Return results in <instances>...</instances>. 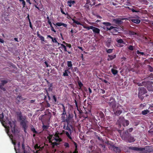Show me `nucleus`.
I'll use <instances>...</instances> for the list:
<instances>
[{"label": "nucleus", "instance_id": "1", "mask_svg": "<svg viewBox=\"0 0 153 153\" xmlns=\"http://www.w3.org/2000/svg\"><path fill=\"white\" fill-rule=\"evenodd\" d=\"M8 123L10 126V127H7L6 128L7 129V132L8 135L9 136L11 140H12L13 137V135L12 134L10 133L9 130H11L12 133L13 134H15L18 133V130L17 128H16V125L15 122L14 121H8Z\"/></svg>", "mask_w": 153, "mask_h": 153}, {"label": "nucleus", "instance_id": "2", "mask_svg": "<svg viewBox=\"0 0 153 153\" xmlns=\"http://www.w3.org/2000/svg\"><path fill=\"white\" fill-rule=\"evenodd\" d=\"M128 132H126L121 136L122 139L128 143H131L134 142L135 140L134 137L130 134H128Z\"/></svg>", "mask_w": 153, "mask_h": 153}, {"label": "nucleus", "instance_id": "3", "mask_svg": "<svg viewBox=\"0 0 153 153\" xmlns=\"http://www.w3.org/2000/svg\"><path fill=\"white\" fill-rule=\"evenodd\" d=\"M108 104L109 106L113 108V111H114V110L115 109L116 106V102L115 99L112 97H111L110 99Z\"/></svg>", "mask_w": 153, "mask_h": 153}, {"label": "nucleus", "instance_id": "4", "mask_svg": "<svg viewBox=\"0 0 153 153\" xmlns=\"http://www.w3.org/2000/svg\"><path fill=\"white\" fill-rule=\"evenodd\" d=\"M84 28L87 29L88 30H89L90 29H92L93 32L95 34H98L100 33V29L92 26H90L88 27H84Z\"/></svg>", "mask_w": 153, "mask_h": 153}, {"label": "nucleus", "instance_id": "5", "mask_svg": "<svg viewBox=\"0 0 153 153\" xmlns=\"http://www.w3.org/2000/svg\"><path fill=\"white\" fill-rule=\"evenodd\" d=\"M128 20V18H118L114 19L113 20V21L116 24H117L118 25H121L122 24L123 22L122 21L123 20Z\"/></svg>", "mask_w": 153, "mask_h": 153}, {"label": "nucleus", "instance_id": "6", "mask_svg": "<svg viewBox=\"0 0 153 153\" xmlns=\"http://www.w3.org/2000/svg\"><path fill=\"white\" fill-rule=\"evenodd\" d=\"M109 149L112 150L116 153H120L121 152L120 148L119 147H117L114 146H109Z\"/></svg>", "mask_w": 153, "mask_h": 153}, {"label": "nucleus", "instance_id": "7", "mask_svg": "<svg viewBox=\"0 0 153 153\" xmlns=\"http://www.w3.org/2000/svg\"><path fill=\"white\" fill-rule=\"evenodd\" d=\"M67 115L65 114H62L61 119L62 122H66L68 123L69 121V118L70 117V115H69L68 117L67 118Z\"/></svg>", "mask_w": 153, "mask_h": 153}, {"label": "nucleus", "instance_id": "8", "mask_svg": "<svg viewBox=\"0 0 153 153\" xmlns=\"http://www.w3.org/2000/svg\"><path fill=\"white\" fill-rule=\"evenodd\" d=\"M128 149L130 150L136 151L138 152H142L145 150V149L144 148H139L137 147L130 146Z\"/></svg>", "mask_w": 153, "mask_h": 153}, {"label": "nucleus", "instance_id": "9", "mask_svg": "<svg viewBox=\"0 0 153 153\" xmlns=\"http://www.w3.org/2000/svg\"><path fill=\"white\" fill-rule=\"evenodd\" d=\"M138 94L140 95H143L147 92L146 89L143 87L139 88Z\"/></svg>", "mask_w": 153, "mask_h": 153}, {"label": "nucleus", "instance_id": "10", "mask_svg": "<svg viewBox=\"0 0 153 153\" xmlns=\"http://www.w3.org/2000/svg\"><path fill=\"white\" fill-rule=\"evenodd\" d=\"M146 84L148 90L149 91H153V83L152 82H148Z\"/></svg>", "mask_w": 153, "mask_h": 153}, {"label": "nucleus", "instance_id": "11", "mask_svg": "<svg viewBox=\"0 0 153 153\" xmlns=\"http://www.w3.org/2000/svg\"><path fill=\"white\" fill-rule=\"evenodd\" d=\"M26 117L24 116V117L22 118L21 119L19 120H20V124L22 126H27L26 123Z\"/></svg>", "mask_w": 153, "mask_h": 153}, {"label": "nucleus", "instance_id": "12", "mask_svg": "<svg viewBox=\"0 0 153 153\" xmlns=\"http://www.w3.org/2000/svg\"><path fill=\"white\" fill-rule=\"evenodd\" d=\"M1 83L0 84V88L3 91L6 90L5 88L4 87V86L5 84L8 82V81L6 80H1Z\"/></svg>", "mask_w": 153, "mask_h": 153}, {"label": "nucleus", "instance_id": "13", "mask_svg": "<svg viewBox=\"0 0 153 153\" xmlns=\"http://www.w3.org/2000/svg\"><path fill=\"white\" fill-rule=\"evenodd\" d=\"M37 36L40 39L41 41L44 42L45 43H47V42L46 40H45L44 37L41 35L39 33V31H38L37 33Z\"/></svg>", "mask_w": 153, "mask_h": 153}, {"label": "nucleus", "instance_id": "14", "mask_svg": "<svg viewBox=\"0 0 153 153\" xmlns=\"http://www.w3.org/2000/svg\"><path fill=\"white\" fill-rule=\"evenodd\" d=\"M53 24L54 25H56L57 26H63L64 27H67V25L66 24H64L63 23H62L61 22H58L56 23V24L54 23H53Z\"/></svg>", "mask_w": 153, "mask_h": 153}, {"label": "nucleus", "instance_id": "15", "mask_svg": "<svg viewBox=\"0 0 153 153\" xmlns=\"http://www.w3.org/2000/svg\"><path fill=\"white\" fill-rule=\"evenodd\" d=\"M47 38H50L51 39H52V42L53 43H58V42L57 41V39L56 37L53 38L50 35H47Z\"/></svg>", "mask_w": 153, "mask_h": 153}, {"label": "nucleus", "instance_id": "16", "mask_svg": "<svg viewBox=\"0 0 153 153\" xmlns=\"http://www.w3.org/2000/svg\"><path fill=\"white\" fill-rule=\"evenodd\" d=\"M75 1L73 0H68L67 2L68 5L70 7H71L72 6L75 4Z\"/></svg>", "mask_w": 153, "mask_h": 153}, {"label": "nucleus", "instance_id": "17", "mask_svg": "<svg viewBox=\"0 0 153 153\" xmlns=\"http://www.w3.org/2000/svg\"><path fill=\"white\" fill-rule=\"evenodd\" d=\"M113 111L114 112V114L115 115L119 116L122 113L123 110H117L115 109Z\"/></svg>", "mask_w": 153, "mask_h": 153}, {"label": "nucleus", "instance_id": "18", "mask_svg": "<svg viewBox=\"0 0 153 153\" xmlns=\"http://www.w3.org/2000/svg\"><path fill=\"white\" fill-rule=\"evenodd\" d=\"M16 114L17 118H18L19 120L21 119L22 118L24 117V116H22V113L20 111L17 112Z\"/></svg>", "mask_w": 153, "mask_h": 153}, {"label": "nucleus", "instance_id": "19", "mask_svg": "<svg viewBox=\"0 0 153 153\" xmlns=\"http://www.w3.org/2000/svg\"><path fill=\"white\" fill-rule=\"evenodd\" d=\"M97 114L100 116L101 118H103L105 117L103 113L101 111H97Z\"/></svg>", "mask_w": 153, "mask_h": 153}, {"label": "nucleus", "instance_id": "20", "mask_svg": "<svg viewBox=\"0 0 153 153\" xmlns=\"http://www.w3.org/2000/svg\"><path fill=\"white\" fill-rule=\"evenodd\" d=\"M72 141L73 142V143L74 144L75 146V149L74 152H73L72 153H78V149H77V144L73 140H72Z\"/></svg>", "mask_w": 153, "mask_h": 153}, {"label": "nucleus", "instance_id": "21", "mask_svg": "<svg viewBox=\"0 0 153 153\" xmlns=\"http://www.w3.org/2000/svg\"><path fill=\"white\" fill-rule=\"evenodd\" d=\"M72 20L73 21V23H75L78 25H82L84 28V27H86L87 26L84 25L83 24L80 23L79 22L77 21H76L74 19H72Z\"/></svg>", "mask_w": 153, "mask_h": 153}, {"label": "nucleus", "instance_id": "22", "mask_svg": "<svg viewBox=\"0 0 153 153\" xmlns=\"http://www.w3.org/2000/svg\"><path fill=\"white\" fill-rule=\"evenodd\" d=\"M108 61L114 59L116 57V55L114 54L113 55H108Z\"/></svg>", "mask_w": 153, "mask_h": 153}, {"label": "nucleus", "instance_id": "23", "mask_svg": "<svg viewBox=\"0 0 153 153\" xmlns=\"http://www.w3.org/2000/svg\"><path fill=\"white\" fill-rule=\"evenodd\" d=\"M69 69H66L64 71V72L63 73V76H68V74L71 73V72L70 71H69Z\"/></svg>", "mask_w": 153, "mask_h": 153}, {"label": "nucleus", "instance_id": "24", "mask_svg": "<svg viewBox=\"0 0 153 153\" xmlns=\"http://www.w3.org/2000/svg\"><path fill=\"white\" fill-rule=\"evenodd\" d=\"M64 7V6L63 4H62L61 5V7H60V10L61 13L63 14H64L65 15H67L68 16H69V15L68 13L67 12H66V13H65L63 11L62 8L63 7Z\"/></svg>", "mask_w": 153, "mask_h": 153}, {"label": "nucleus", "instance_id": "25", "mask_svg": "<svg viewBox=\"0 0 153 153\" xmlns=\"http://www.w3.org/2000/svg\"><path fill=\"white\" fill-rule=\"evenodd\" d=\"M67 65L68 67V69L70 70L72 68V62L71 61H68L67 62Z\"/></svg>", "mask_w": 153, "mask_h": 153}, {"label": "nucleus", "instance_id": "26", "mask_svg": "<svg viewBox=\"0 0 153 153\" xmlns=\"http://www.w3.org/2000/svg\"><path fill=\"white\" fill-rule=\"evenodd\" d=\"M130 21L136 24H139L140 22V20L138 19H131Z\"/></svg>", "mask_w": 153, "mask_h": 153}, {"label": "nucleus", "instance_id": "27", "mask_svg": "<svg viewBox=\"0 0 153 153\" xmlns=\"http://www.w3.org/2000/svg\"><path fill=\"white\" fill-rule=\"evenodd\" d=\"M120 28L119 27H114L112 30L113 33H116L119 31Z\"/></svg>", "mask_w": 153, "mask_h": 153}, {"label": "nucleus", "instance_id": "28", "mask_svg": "<svg viewBox=\"0 0 153 153\" xmlns=\"http://www.w3.org/2000/svg\"><path fill=\"white\" fill-rule=\"evenodd\" d=\"M63 132L66 135V136H67V137L71 140V141H72V137L70 135L69 133H68V131H63Z\"/></svg>", "mask_w": 153, "mask_h": 153}, {"label": "nucleus", "instance_id": "29", "mask_svg": "<svg viewBox=\"0 0 153 153\" xmlns=\"http://www.w3.org/2000/svg\"><path fill=\"white\" fill-rule=\"evenodd\" d=\"M22 149L23 150V153H30L29 152L27 151L25 149V147L24 143H22Z\"/></svg>", "mask_w": 153, "mask_h": 153}, {"label": "nucleus", "instance_id": "30", "mask_svg": "<svg viewBox=\"0 0 153 153\" xmlns=\"http://www.w3.org/2000/svg\"><path fill=\"white\" fill-rule=\"evenodd\" d=\"M111 71L112 74L114 75H116L118 72L117 70L114 69V68H112L111 69Z\"/></svg>", "mask_w": 153, "mask_h": 153}, {"label": "nucleus", "instance_id": "31", "mask_svg": "<svg viewBox=\"0 0 153 153\" xmlns=\"http://www.w3.org/2000/svg\"><path fill=\"white\" fill-rule=\"evenodd\" d=\"M128 33L130 36H133L137 34L136 32L130 30L128 31Z\"/></svg>", "mask_w": 153, "mask_h": 153}, {"label": "nucleus", "instance_id": "32", "mask_svg": "<svg viewBox=\"0 0 153 153\" xmlns=\"http://www.w3.org/2000/svg\"><path fill=\"white\" fill-rule=\"evenodd\" d=\"M116 41L118 43L120 44H124V42L122 39H116Z\"/></svg>", "mask_w": 153, "mask_h": 153}, {"label": "nucleus", "instance_id": "33", "mask_svg": "<svg viewBox=\"0 0 153 153\" xmlns=\"http://www.w3.org/2000/svg\"><path fill=\"white\" fill-rule=\"evenodd\" d=\"M146 104L145 103L141 104L139 106L140 109H143L144 108V107H145L146 106Z\"/></svg>", "mask_w": 153, "mask_h": 153}, {"label": "nucleus", "instance_id": "34", "mask_svg": "<svg viewBox=\"0 0 153 153\" xmlns=\"http://www.w3.org/2000/svg\"><path fill=\"white\" fill-rule=\"evenodd\" d=\"M123 106L120 104L117 105L116 110H123Z\"/></svg>", "mask_w": 153, "mask_h": 153}, {"label": "nucleus", "instance_id": "35", "mask_svg": "<svg viewBox=\"0 0 153 153\" xmlns=\"http://www.w3.org/2000/svg\"><path fill=\"white\" fill-rule=\"evenodd\" d=\"M102 23L103 25H104L105 26H111V24L110 22H103Z\"/></svg>", "mask_w": 153, "mask_h": 153}, {"label": "nucleus", "instance_id": "36", "mask_svg": "<svg viewBox=\"0 0 153 153\" xmlns=\"http://www.w3.org/2000/svg\"><path fill=\"white\" fill-rule=\"evenodd\" d=\"M105 143L107 144L108 145H109L110 146H114V145H113V143L111 142L110 141H107L105 142Z\"/></svg>", "mask_w": 153, "mask_h": 153}, {"label": "nucleus", "instance_id": "37", "mask_svg": "<svg viewBox=\"0 0 153 153\" xmlns=\"http://www.w3.org/2000/svg\"><path fill=\"white\" fill-rule=\"evenodd\" d=\"M129 124V122L128 120H124L123 122V125L124 126H128Z\"/></svg>", "mask_w": 153, "mask_h": 153}, {"label": "nucleus", "instance_id": "38", "mask_svg": "<svg viewBox=\"0 0 153 153\" xmlns=\"http://www.w3.org/2000/svg\"><path fill=\"white\" fill-rule=\"evenodd\" d=\"M149 112V111L148 109L144 110L142 111V114L143 115H145Z\"/></svg>", "mask_w": 153, "mask_h": 153}, {"label": "nucleus", "instance_id": "39", "mask_svg": "<svg viewBox=\"0 0 153 153\" xmlns=\"http://www.w3.org/2000/svg\"><path fill=\"white\" fill-rule=\"evenodd\" d=\"M64 146L65 148H69L70 147L69 144L68 143L64 142Z\"/></svg>", "mask_w": 153, "mask_h": 153}, {"label": "nucleus", "instance_id": "40", "mask_svg": "<svg viewBox=\"0 0 153 153\" xmlns=\"http://www.w3.org/2000/svg\"><path fill=\"white\" fill-rule=\"evenodd\" d=\"M74 102L75 103L76 106V107L77 108V110L79 111V113L81 114L82 113V111L81 110L79 111V110L78 109L77 102L76 100H74Z\"/></svg>", "mask_w": 153, "mask_h": 153}, {"label": "nucleus", "instance_id": "41", "mask_svg": "<svg viewBox=\"0 0 153 153\" xmlns=\"http://www.w3.org/2000/svg\"><path fill=\"white\" fill-rule=\"evenodd\" d=\"M89 4H86L84 6V7L85 8V9L88 10L90 9V7Z\"/></svg>", "mask_w": 153, "mask_h": 153}, {"label": "nucleus", "instance_id": "42", "mask_svg": "<svg viewBox=\"0 0 153 153\" xmlns=\"http://www.w3.org/2000/svg\"><path fill=\"white\" fill-rule=\"evenodd\" d=\"M78 83L79 86L80 87L79 89H81V88L83 85V84L80 81H78Z\"/></svg>", "mask_w": 153, "mask_h": 153}, {"label": "nucleus", "instance_id": "43", "mask_svg": "<svg viewBox=\"0 0 153 153\" xmlns=\"http://www.w3.org/2000/svg\"><path fill=\"white\" fill-rule=\"evenodd\" d=\"M53 138L56 140V141L57 142H61L62 141V139L59 138H54V137H53Z\"/></svg>", "mask_w": 153, "mask_h": 153}, {"label": "nucleus", "instance_id": "44", "mask_svg": "<svg viewBox=\"0 0 153 153\" xmlns=\"http://www.w3.org/2000/svg\"><path fill=\"white\" fill-rule=\"evenodd\" d=\"M59 134H60V135H62V133L60 134H59V133H56L54 134V137H55V138H59Z\"/></svg>", "mask_w": 153, "mask_h": 153}, {"label": "nucleus", "instance_id": "45", "mask_svg": "<svg viewBox=\"0 0 153 153\" xmlns=\"http://www.w3.org/2000/svg\"><path fill=\"white\" fill-rule=\"evenodd\" d=\"M64 129L65 130H68L70 132V134H71V128L68 126L66 127L65 128V127H64Z\"/></svg>", "mask_w": 153, "mask_h": 153}, {"label": "nucleus", "instance_id": "46", "mask_svg": "<svg viewBox=\"0 0 153 153\" xmlns=\"http://www.w3.org/2000/svg\"><path fill=\"white\" fill-rule=\"evenodd\" d=\"M59 144V143H57L56 142H53L51 144L52 145V147L54 148L55 146H57Z\"/></svg>", "mask_w": 153, "mask_h": 153}, {"label": "nucleus", "instance_id": "47", "mask_svg": "<svg viewBox=\"0 0 153 153\" xmlns=\"http://www.w3.org/2000/svg\"><path fill=\"white\" fill-rule=\"evenodd\" d=\"M4 117L3 113L2 112L0 114V120L1 121L3 119Z\"/></svg>", "mask_w": 153, "mask_h": 153}, {"label": "nucleus", "instance_id": "48", "mask_svg": "<svg viewBox=\"0 0 153 153\" xmlns=\"http://www.w3.org/2000/svg\"><path fill=\"white\" fill-rule=\"evenodd\" d=\"M143 95H139V94H138V97L140 99V100L141 101H142L143 100V99H144V97Z\"/></svg>", "mask_w": 153, "mask_h": 153}, {"label": "nucleus", "instance_id": "49", "mask_svg": "<svg viewBox=\"0 0 153 153\" xmlns=\"http://www.w3.org/2000/svg\"><path fill=\"white\" fill-rule=\"evenodd\" d=\"M145 83V81H143V82H142V83H137V85H138V86H142L143 85H145V84H144Z\"/></svg>", "mask_w": 153, "mask_h": 153}, {"label": "nucleus", "instance_id": "50", "mask_svg": "<svg viewBox=\"0 0 153 153\" xmlns=\"http://www.w3.org/2000/svg\"><path fill=\"white\" fill-rule=\"evenodd\" d=\"M128 48L131 51H133L134 50V47L132 45H130L128 47Z\"/></svg>", "mask_w": 153, "mask_h": 153}, {"label": "nucleus", "instance_id": "51", "mask_svg": "<svg viewBox=\"0 0 153 153\" xmlns=\"http://www.w3.org/2000/svg\"><path fill=\"white\" fill-rule=\"evenodd\" d=\"M61 47L64 48V51H67L66 46L64 45L63 44H61Z\"/></svg>", "mask_w": 153, "mask_h": 153}, {"label": "nucleus", "instance_id": "52", "mask_svg": "<svg viewBox=\"0 0 153 153\" xmlns=\"http://www.w3.org/2000/svg\"><path fill=\"white\" fill-rule=\"evenodd\" d=\"M31 130L34 134L38 133V132L34 128H31Z\"/></svg>", "mask_w": 153, "mask_h": 153}, {"label": "nucleus", "instance_id": "53", "mask_svg": "<svg viewBox=\"0 0 153 153\" xmlns=\"http://www.w3.org/2000/svg\"><path fill=\"white\" fill-rule=\"evenodd\" d=\"M112 51H113V49H108L106 51V52H107V53H111L112 52Z\"/></svg>", "mask_w": 153, "mask_h": 153}, {"label": "nucleus", "instance_id": "54", "mask_svg": "<svg viewBox=\"0 0 153 153\" xmlns=\"http://www.w3.org/2000/svg\"><path fill=\"white\" fill-rule=\"evenodd\" d=\"M28 20L29 22L30 27L32 29H33L32 26V25L31 22L30 21V19L29 18H28Z\"/></svg>", "mask_w": 153, "mask_h": 153}, {"label": "nucleus", "instance_id": "55", "mask_svg": "<svg viewBox=\"0 0 153 153\" xmlns=\"http://www.w3.org/2000/svg\"><path fill=\"white\" fill-rule=\"evenodd\" d=\"M48 127H49V126H46V125H43V126H42V128L43 130H44L45 129H47L48 128Z\"/></svg>", "mask_w": 153, "mask_h": 153}, {"label": "nucleus", "instance_id": "56", "mask_svg": "<svg viewBox=\"0 0 153 153\" xmlns=\"http://www.w3.org/2000/svg\"><path fill=\"white\" fill-rule=\"evenodd\" d=\"M27 126H22V128L24 129V132H25V133H26L27 132V131H26V129H27Z\"/></svg>", "mask_w": 153, "mask_h": 153}, {"label": "nucleus", "instance_id": "57", "mask_svg": "<svg viewBox=\"0 0 153 153\" xmlns=\"http://www.w3.org/2000/svg\"><path fill=\"white\" fill-rule=\"evenodd\" d=\"M131 11L133 12H136V13H138V12H139V10H134V9L133 8H132L131 9Z\"/></svg>", "mask_w": 153, "mask_h": 153}, {"label": "nucleus", "instance_id": "58", "mask_svg": "<svg viewBox=\"0 0 153 153\" xmlns=\"http://www.w3.org/2000/svg\"><path fill=\"white\" fill-rule=\"evenodd\" d=\"M21 1H22V5H23V7H25V1H24V0H22Z\"/></svg>", "mask_w": 153, "mask_h": 153}, {"label": "nucleus", "instance_id": "59", "mask_svg": "<svg viewBox=\"0 0 153 153\" xmlns=\"http://www.w3.org/2000/svg\"><path fill=\"white\" fill-rule=\"evenodd\" d=\"M114 28V27L112 26H111L110 27H107V29L109 30H112Z\"/></svg>", "mask_w": 153, "mask_h": 153}, {"label": "nucleus", "instance_id": "60", "mask_svg": "<svg viewBox=\"0 0 153 153\" xmlns=\"http://www.w3.org/2000/svg\"><path fill=\"white\" fill-rule=\"evenodd\" d=\"M47 104L46 105V107H49L50 106V103L48 102V101H46Z\"/></svg>", "mask_w": 153, "mask_h": 153}, {"label": "nucleus", "instance_id": "61", "mask_svg": "<svg viewBox=\"0 0 153 153\" xmlns=\"http://www.w3.org/2000/svg\"><path fill=\"white\" fill-rule=\"evenodd\" d=\"M90 3H91V1L90 0H86V2L85 4H89V5H91V4Z\"/></svg>", "mask_w": 153, "mask_h": 153}, {"label": "nucleus", "instance_id": "62", "mask_svg": "<svg viewBox=\"0 0 153 153\" xmlns=\"http://www.w3.org/2000/svg\"><path fill=\"white\" fill-rule=\"evenodd\" d=\"M96 0H92V1L93 2V3L91 6L95 5L97 3V2H96Z\"/></svg>", "mask_w": 153, "mask_h": 153}, {"label": "nucleus", "instance_id": "63", "mask_svg": "<svg viewBox=\"0 0 153 153\" xmlns=\"http://www.w3.org/2000/svg\"><path fill=\"white\" fill-rule=\"evenodd\" d=\"M46 93H47V96H48V100H50L51 99V97L49 96V93H48V92L47 90L46 91Z\"/></svg>", "mask_w": 153, "mask_h": 153}, {"label": "nucleus", "instance_id": "64", "mask_svg": "<svg viewBox=\"0 0 153 153\" xmlns=\"http://www.w3.org/2000/svg\"><path fill=\"white\" fill-rule=\"evenodd\" d=\"M53 99L54 100V102H56L57 101V99H56V97L55 96V95H53Z\"/></svg>", "mask_w": 153, "mask_h": 153}]
</instances>
